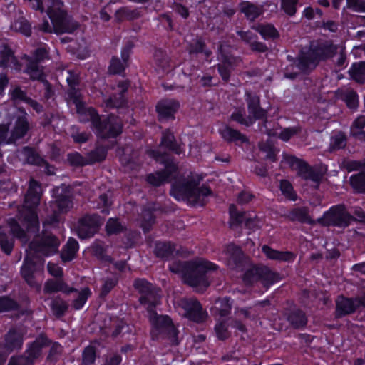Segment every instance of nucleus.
<instances>
[{"mask_svg":"<svg viewBox=\"0 0 365 365\" xmlns=\"http://www.w3.org/2000/svg\"><path fill=\"white\" fill-rule=\"evenodd\" d=\"M41 188L36 180L31 179L27 192L25 195L24 205L21 209H19L16 217L7 220V224L13 235L20 240L23 243L29 240L26 232L20 226V222L26 227L29 232H36L39 230V222L34 208L36 207L41 198Z\"/></svg>","mask_w":365,"mask_h":365,"instance_id":"nucleus-1","label":"nucleus"},{"mask_svg":"<svg viewBox=\"0 0 365 365\" xmlns=\"http://www.w3.org/2000/svg\"><path fill=\"white\" fill-rule=\"evenodd\" d=\"M59 245V240L51 234H43L41 238L38 237L30 243L29 249L26 250V257L21 271L22 277L30 286L36 285L33 274L37 267L43 266L44 260L42 256H49L56 253Z\"/></svg>","mask_w":365,"mask_h":365,"instance_id":"nucleus-2","label":"nucleus"},{"mask_svg":"<svg viewBox=\"0 0 365 365\" xmlns=\"http://www.w3.org/2000/svg\"><path fill=\"white\" fill-rule=\"evenodd\" d=\"M215 265L203 259L190 262H175L170 266V270L180 274L185 283L194 287L205 289L209 286L206 276L208 270L215 269Z\"/></svg>","mask_w":365,"mask_h":365,"instance_id":"nucleus-3","label":"nucleus"},{"mask_svg":"<svg viewBox=\"0 0 365 365\" xmlns=\"http://www.w3.org/2000/svg\"><path fill=\"white\" fill-rule=\"evenodd\" d=\"M211 194L210 187L205 185L199 187V180L193 178L176 180L170 190V195L177 200L187 201L194 206H203L206 202V197Z\"/></svg>","mask_w":365,"mask_h":365,"instance_id":"nucleus-4","label":"nucleus"},{"mask_svg":"<svg viewBox=\"0 0 365 365\" xmlns=\"http://www.w3.org/2000/svg\"><path fill=\"white\" fill-rule=\"evenodd\" d=\"M48 6L46 13L52 25L48 20H44L39 26V29L43 32L51 33L53 30L56 34L72 33L78 28V24L71 19L63 9V3L61 0H46Z\"/></svg>","mask_w":365,"mask_h":365,"instance_id":"nucleus-5","label":"nucleus"},{"mask_svg":"<svg viewBox=\"0 0 365 365\" xmlns=\"http://www.w3.org/2000/svg\"><path fill=\"white\" fill-rule=\"evenodd\" d=\"M78 114L81 121H91L92 125L96 129L98 135L102 138H115L121 133V122L115 115H109L106 118H101L96 111L92 108H86L85 110Z\"/></svg>","mask_w":365,"mask_h":365,"instance_id":"nucleus-6","label":"nucleus"},{"mask_svg":"<svg viewBox=\"0 0 365 365\" xmlns=\"http://www.w3.org/2000/svg\"><path fill=\"white\" fill-rule=\"evenodd\" d=\"M339 46L326 41L319 43L308 52L302 53L297 60V66L302 72L314 68L319 61L333 57L337 53Z\"/></svg>","mask_w":365,"mask_h":365,"instance_id":"nucleus-7","label":"nucleus"},{"mask_svg":"<svg viewBox=\"0 0 365 365\" xmlns=\"http://www.w3.org/2000/svg\"><path fill=\"white\" fill-rule=\"evenodd\" d=\"M245 101L247 104L249 115L245 117L242 110H237L231 115L232 120L245 126H250L256 120L266 117V110L260 107L259 97L250 91H246Z\"/></svg>","mask_w":365,"mask_h":365,"instance_id":"nucleus-8","label":"nucleus"},{"mask_svg":"<svg viewBox=\"0 0 365 365\" xmlns=\"http://www.w3.org/2000/svg\"><path fill=\"white\" fill-rule=\"evenodd\" d=\"M133 286L140 294L139 302L147 310H151L160 303V290L145 279H137Z\"/></svg>","mask_w":365,"mask_h":365,"instance_id":"nucleus-9","label":"nucleus"},{"mask_svg":"<svg viewBox=\"0 0 365 365\" xmlns=\"http://www.w3.org/2000/svg\"><path fill=\"white\" fill-rule=\"evenodd\" d=\"M155 307L151 310H147L150 322L153 326L152 334H158L165 333L168 335L172 343L178 344L177 330L173 325L170 318L165 315H158L155 311Z\"/></svg>","mask_w":365,"mask_h":365,"instance_id":"nucleus-10","label":"nucleus"},{"mask_svg":"<svg viewBox=\"0 0 365 365\" xmlns=\"http://www.w3.org/2000/svg\"><path fill=\"white\" fill-rule=\"evenodd\" d=\"M284 160L297 170L299 176L304 180H310L317 185L323 178L324 173L317 168L310 167L304 161L292 155H284Z\"/></svg>","mask_w":365,"mask_h":365,"instance_id":"nucleus-11","label":"nucleus"},{"mask_svg":"<svg viewBox=\"0 0 365 365\" xmlns=\"http://www.w3.org/2000/svg\"><path fill=\"white\" fill-rule=\"evenodd\" d=\"M178 307L182 314L188 319L197 323L206 320L207 313L202 309L201 304L195 298H182L179 300Z\"/></svg>","mask_w":365,"mask_h":365,"instance_id":"nucleus-12","label":"nucleus"},{"mask_svg":"<svg viewBox=\"0 0 365 365\" xmlns=\"http://www.w3.org/2000/svg\"><path fill=\"white\" fill-rule=\"evenodd\" d=\"M47 342L48 339L46 337L37 338L29 345L23 355L11 357L8 365H26L34 363L35 359L41 355L42 347L46 346Z\"/></svg>","mask_w":365,"mask_h":365,"instance_id":"nucleus-13","label":"nucleus"},{"mask_svg":"<svg viewBox=\"0 0 365 365\" xmlns=\"http://www.w3.org/2000/svg\"><path fill=\"white\" fill-rule=\"evenodd\" d=\"M217 68L222 78L227 81L230 79V72L232 68L237 65L238 59L230 55V46L220 43L218 48Z\"/></svg>","mask_w":365,"mask_h":365,"instance_id":"nucleus-14","label":"nucleus"},{"mask_svg":"<svg viewBox=\"0 0 365 365\" xmlns=\"http://www.w3.org/2000/svg\"><path fill=\"white\" fill-rule=\"evenodd\" d=\"M354 219L344 207L337 206L331 208L322 218L326 225H334L341 227H347Z\"/></svg>","mask_w":365,"mask_h":365,"instance_id":"nucleus-15","label":"nucleus"},{"mask_svg":"<svg viewBox=\"0 0 365 365\" xmlns=\"http://www.w3.org/2000/svg\"><path fill=\"white\" fill-rule=\"evenodd\" d=\"M101 224V220L97 215L84 216L78 221L76 228L78 236L81 239L93 237Z\"/></svg>","mask_w":365,"mask_h":365,"instance_id":"nucleus-16","label":"nucleus"},{"mask_svg":"<svg viewBox=\"0 0 365 365\" xmlns=\"http://www.w3.org/2000/svg\"><path fill=\"white\" fill-rule=\"evenodd\" d=\"M62 74L66 78V80L70 87L68 94L69 97L73 99L76 107L77 113H81L85 110L86 107L81 102V96L78 91V86L79 83L78 75L71 70H66L64 72H62Z\"/></svg>","mask_w":365,"mask_h":365,"instance_id":"nucleus-17","label":"nucleus"},{"mask_svg":"<svg viewBox=\"0 0 365 365\" xmlns=\"http://www.w3.org/2000/svg\"><path fill=\"white\" fill-rule=\"evenodd\" d=\"M177 171V166L173 163H168L165 165V168L162 171H158L150 173L147 176V181L150 185L158 187L162 184L168 182L171 178L175 177Z\"/></svg>","mask_w":365,"mask_h":365,"instance_id":"nucleus-18","label":"nucleus"},{"mask_svg":"<svg viewBox=\"0 0 365 365\" xmlns=\"http://www.w3.org/2000/svg\"><path fill=\"white\" fill-rule=\"evenodd\" d=\"M179 107V103L172 99L162 100L158 103L156 110L160 120L173 119Z\"/></svg>","mask_w":365,"mask_h":365,"instance_id":"nucleus-19","label":"nucleus"},{"mask_svg":"<svg viewBox=\"0 0 365 365\" xmlns=\"http://www.w3.org/2000/svg\"><path fill=\"white\" fill-rule=\"evenodd\" d=\"M133 47V43L128 41L123 48L121 51V58L123 61V63L118 58L114 57L111 59L110 65L109 66L110 73L113 74H120L125 70L127 61L130 56Z\"/></svg>","mask_w":365,"mask_h":365,"instance_id":"nucleus-20","label":"nucleus"},{"mask_svg":"<svg viewBox=\"0 0 365 365\" xmlns=\"http://www.w3.org/2000/svg\"><path fill=\"white\" fill-rule=\"evenodd\" d=\"M336 317L341 318L353 313L359 307V302L357 298L354 299L340 296L336 301Z\"/></svg>","mask_w":365,"mask_h":365,"instance_id":"nucleus-21","label":"nucleus"},{"mask_svg":"<svg viewBox=\"0 0 365 365\" xmlns=\"http://www.w3.org/2000/svg\"><path fill=\"white\" fill-rule=\"evenodd\" d=\"M224 253L226 255L227 265L232 269L237 267L243 258L240 247L234 244L227 245L224 250Z\"/></svg>","mask_w":365,"mask_h":365,"instance_id":"nucleus-22","label":"nucleus"},{"mask_svg":"<svg viewBox=\"0 0 365 365\" xmlns=\"http://www.w3.org/2000/svg\"><path fill=\"white\" fill-rule=\"evenodd\" d=\"M128 88L127 81H121L118 85V93H115L105 100L106 106L108 108H118L122 106L125 102V93Z\"/></svg>","mask_w":365,"mask_h":365,"instance_id":"nucleus-23","label":"nucleus"},{"mask_svg":"<svg viewBox=\"0 0 365 365\" xmlns=\"http://www.w3.org/2000/svg\"><path fill=\"white\" fill-rule=\"evenodd\" d=\"M44 292L47 294L53 292H62L63 293H71L77 292L74 288H69L68 286L61 279H48L44 285Z\"/></svg>","mask_w":365,"mask_h":365,"instance_id":"nucleus-24","label":"nucleus"},{"mask_svg":"<svg viewBox=\"0 0 365 365\" xmlns=\"http://www.w3.org/2000/svg\"><path fill=\"white\" fill-rule=\"evenodd\" d=\"M259 281L264 287H269L281 280L280 274L266 266H260Z\"/></svg>","mask_w":365,"mask_h":365,"instance_id":"nucleus-25","label":"nucleus"},{"mask_svg":"<svg viewBox=\"0 0 365 365\" xmlns=\"http://www.w3.org/2000/svg\"><path fill=\"white\" fill-rule=\"evenodd\" d=\"M285 216L291 221H298L308 224L312 222L309 210L306 207L293 208Z\"/></svg>","mask_w":365,"mask_h":365,"instance_id":"nucleus-26","label":"nucleus"},{"mask_svg":"<svg viewBox=\"0 0 365 365\" xmlns=\"http://www.w3.org/2000/svg\"><path fill=\"white\" fill-rule=\"evenodd\" d=\"M27 64L24 73L30 76V78L35 81H43V67L32 59H26Z\"/></svg>","mask_w":365,"mask_h":365,"instance_id":"nucleus-27","label":"nucleus"},{"mask_svg":"<svg viewBox=\"0 0 365 365\" xmlns=\"http://www.w3.org/2000/svg\"><path fill=\"white\" fill-rule=\"evenodd\" d=\"M262 251L267 257L270 259L284 262H290L294 259V255L292 252L277 251L267 245L262 247Z\"/></svg>","mask_w":365,"mask_h":365,"instance_id":"nucleus-28","label":"nucleus"},{"mask_svg":"<svg viewBox=\"0 0 365 365\" xmlns=\"http://www.w3.org/2000/svg\"><path fill=\"white\" fill-rule=\"evenodd\" d=\"M240 10L250 21L257 19L262 14V6H258L250 1H244L240 4Z\"/></svg>","mask_w":365,"mask_h":365,"instance_id":"nucleus-29","label":"nucleus"},{"mask_svg":"<svg viewBox=\"0 0 365 365\" xmlns=\"http://www.w3.org/2000/svg\"><path fill=\"white\" fill-rule=\"evenodd\" d=\"M78 248L79 246L77 240L73 238H69L61 253L62 260L63 262L71 261L75 257Z\"/></svg>","mask_w":365,"mask_h":365,"instance_id":"nucleus-30","label":"nucleus"},{"mask_svg":"<svg viewBox=\"0 0 365 365\" xmlns=\"http://www.w3.org/2000/svg\"><path fill=\"white\" fill-rule=\"evenodd\" d=\"M0 66L11 67L16 70L20 69V66L9 48L4 47L0 51Z\"/></svg>","mask_w":365,"mask_h":365,"instance_id":"nucleus-31","label":"nucleus"},{"mask_svg":"<svg viewBox=\"0 0 365 365\" xmlns=\"http://www.w3.org/2000/svg\"><path fill=\"white\" fill-rule=\"evenodd\" d=\"M365 115H359L352 123L351 135L358 140L365 141Z\"/></svg>","mask_w":365,"mask_h":365,"instance_id":"nucleus-32","label":"nucleus"},{"mask_svg":"<svg viewBox=\"0 0 365 365\" xmlns=\"http://www.w3.org/2000/svg\"><path fill=\"white\" fill-rule=\"evenodd\" d=\"M160 145L176 154L181 153L180 148L177 144L173 134L168 130L163 133Z\"/></svg>","mask_w":365,"mask_h":365,"instance_id":"nucleus-33","label":"nucleus"},{"mask_svg":"<svg viewBox=\"0 0 365 365\" xmlns=\"http://www.w3.org/2000/svg\"><path fill=\"white\" fill-rule=\"evenodd\" d=\"M222 137L227 141H240V143L247 142V138L240 131L232 129L229 126L220 130Z\"/></svg>","mask_w":365,"mask_h":365,"instance_id":"nucleus-34","label":"nucleus"},{"mask_svg":"<svg viewBox=\"0 0 365 365\" xmlns=\"http://www.w3.org/2000/svg\"><path fill=\"white\" fill-rule=\"evenodd\" d=\"M5 344L10 351L21 349L23 344L22 336L15 331H10L6 336Z\"/></svg>","mask_w":365,"mask_h":365,"instance_id":"nucleus-35","label":"nucleus"},{"mask_svg":"<svg viewBox=\"0 0 365 365\" xmlns=\"http://www.w3.org/2000/svg\"><path fill=\"white\" fill-rule=\"evenodd\" d=\"M349 73L351 77L359 83L365 81V61L354 63L350 68Z\"/></svg>","mask_w":365,"mask_h":365,"instance_id":"nucleus-36","label":"nucleus"},{"mask_svg":"<svg viewBox=\"0 0 365 365\" xmlns=\"http://www.w3.org/2000/svg\"><path fill=\"white\" fill-rule=\"evenodd\" d=\"M11 29L29 36L31 34V27L29 21L24 17L19 16L11 25Z\"/></svg>","mask_w":365,"mask_h":365,"instance_id":"nucleus-37","label":"nucleus"},{"mask_svg":"<svg viewBox=\"0 0 365 365\" xmlns=\"http://www.w3.org/2000/svg\"><path fill=\"white\" fill-rule=\"evenodd\" d=\"M205 44L201 38H197L191 41L187 46V51L192 54H197L202 53L206 57H209L212 52L209 50L205 49Z\"/></svg>","mask_w":365,"mask_h":365,"instance_id":"nucleus-38","label":"nucleus"},{"mask_svg":"<svg viewBox=\"0 0 365 365\" xmlns=\"http://www.w3.org/2000/svg\"><path fill=\"white\" fill-rule=\"evenodd\" d=\"M229 212L230 215V224L231 227L238 226L243 222H245L246 218L247 217V214L245 212L237 211L235 205L232 204L230 205Z\"/></svg>","mask_w":365,"mask_h":365,"instance_id":"nucleus-39","label":"nucleus"},{"mask_svg":"<svg viewBox=\"0 0 365 365\" xmlns=\"http://www.w3.org/2000/svg\"><path fill=\"white\" fill-rule=\"evenodd\" d=\"M53 206L59 213H66L73 207V201L69 196L61 195L56 198Z\"/></svg>","mask_w":365,"mask_h":365,"instance_id":"nucleus-40","label":"nucleus"},{"mask_svg":"<svg viewBox=\"0 0 365 365\" xmlns=\"http://www.w3.org/2000/svg\"><path fill=\"white\" fill-rule=\"evenodd\" d=\"M14 245V240L6 233L5 227L0 226V247L6 255H10Z\"/></svg>","mask_w":365,"mask_h":365,"instance_id":"nucleus-41","label":"nucleus"},{"mask_svg":"<svg viewBox=\"0 0 365 365\" xmlns=\"http://www.w3.org/2000/svg\"><path fill=\"white\" fill-rule=\"evenodd\" d=\"M288 321L294 328H300L306 325L307 319L305 314L297 309L289 314Z\"/></svg>","mask_w":365,"mask_h":365,"instance_id":"nucleus-42","label":"nucleus"},{"mask_svg":"<svg viewBox=\"0 0 365 365\" xmlns=\"http://www.w3.org/2000/svg\"><path fill=\"white\" fill-rule=\"evenodd\" d=\"M107 150L104 147H97L94 150L86 154L88 165L101 162L106 158Z\"/></svg>","mask_w":365,"mask_h":365,"instance_id":"nucleus-43","label":"nucleus"},{"mask_svg":"<svg viewBox=\"0 0 365 365\" xmlns=\"http://www.w3.org/2000/svg\"><path fill=\"white\" fill-rule=\"evenodd\" d=\"M231 310V304L229 299L223 298L215 302L213 307V312L219 314L220 317H225L230 314Z\"/></svg>","mask_w":365,"mask_h":365,"instance_id":"nucleus-44","label":"nucleus"},{"mask_svg":"<svg viewBox=\"0 0 365 365\" xmlns=\"http://www.w3.org/2000/svg\"><path fill=\"white\" fill-rule=\"evenodd\" d=\"M175 250V246L170 242H158L155 245V254L160 257H168Z\"/></svg>","mask_w":365,"mask_h":365,"instance_id":"nucleus-45","label":"nucleus"},{"mask_svg":"<svg viewBox=\"0 0 365 365\" xmlns=\"http://www.w3.org/2000/svg\"><path fill=\"white\" fill-rule=\"evenodd\" d=\"M255 29L264 39L275 38L279 36L278 31L272 24H259Z\"/></svg>","mask_w":365,"mask_h":365,"instance_id":"nucleus-46","label":"nucleus"},{"mask_svg":"<svg viewBox=\"0 0 365 365\" xmlns=\"http://www.w3.org/2000/svg\"><path fill=\"white\" fill-rule=\"evenodd\" d=\"M21 154L29 164L41 165L44 163L43 159L31 148L25 147L21 151Z\"/></svg>","mask_w":365,"mask_h":365,"instance_id":"nucleus-47","label":"nucleus"},{"mask_svg":"<svg viewBox=\"0 0 365 365\" xmlns=\"http://www.w3.org/2000/svg\"><path fill=\"white\" fill-rule=\"evenodd\" d=\"M50 306L53 314L57 317L63 316L68 309L67 303L61 298L53 299Z\"/></svg>","mask_w":365,"mask_h":365,"instance_id":"nucleus-48","label":"nucleus"},{"mask_svg":"<svg viewBox=\"0 0 365 365\" xmlns=\"http://www.w3.org/2000/svg\"><path fill=\"white\" fill-rule=\"evenodd\" d=\"M26 59H32L35 62L41 64L44 62L45 60L49 59L48 50L45 46H40L32 52L31 56H26Z\"/></svg>","mask_w":365,"mask_h":365,"instance_id":"nucleus-49","label":"nucleus"},{"mask_svg":"<svg viewBox=\"0 0 365 365\" xmlns=\"http://www.w3.org/2000/svg\"><path fill=\"white\" fill-rule=\"evenodd\" d=\"M93 254L99 259L108 262H113V259L106 254L104 245L101 242H96L92 245Z\"/></svg>","mask_w":365,"mask_h":365,"instance_id":"nucleus-50","label":"nucleus"},{"mask_svg":"<svg viewBox=\"0 0 365 365\" xmlns=\"http://www.w3.org/2000/svg\"><path fill=\"white\" fill-rule=\"evenodd\" d=\"M350 181L352 187L358 192H365V172L351 176Z\"/></svg>","mask_w":365,"mask_h":365,"instance_id":"nucleus-51","label":"nucleus"},{"mask_svg":"<svg viewBox=\"0 0 365 365\" xmlns=\"http://www.w3.org/2000/svg\"><path fill=\"white\" fill-rule=\"evenodd\" d=\"M67 160L69 164L74 167H82L88 165L86 156H83L78 152L68 154Z\"/></svg>","mask_w":365,"mask_h":365,"instance_id":"nucleus-52","label":"nucleus"},{"mask_svg":"<svg viewBox=\"0 0 365 365\" xmlns=\"http://www.w3.org/2000/svg\"><path fill=\"white\" fill-rule=\"evenodd\" d=\"M138 16V15L136 11L131 10L127 7L120 8L115 12V17L118 21L135 19H137Z\"/></svg>","mask_w":365,"mask_h":365,"instance_id":"nucleus-53","label":"nucleus"},{"mask_svg":"<svg viewBox=\"0 0 365 365\" xmlns=\"http://www.w3.org/2000/svg\"><path fill=\"white\" fill-rule=\"evenodd\" d=\"M89 288H84L78 292V297L73 302V307L75 309H80L83 307L88 297L91 295Z\"/></svg>","mask_w":365,"mask_h":365,"instance_id":"nucleus-54","label":"nucleus"},{"mask_svg":"<svg viewBox=\"0 0 365 365\" xmlns=\"http://www.w3.org/2000/svg\"><path fill=\"white\" fill-rule=\"evenodd\" d=\"M259 149L262 152L265 153V158L267 159H269L272 161H276L277 160V150L276 148L269 143H261L259 145Z\"/></svg>","mask_w":365,"mask_h":365,"instance_id":"nucleus-55","label":"nucleus"},{"mask_svg":"<svg viewBox=\"0 0 365 365\" xmlns=\"http://www.w3.org/2000/svg\"><path fill=\"white\" fill-rule=\"evenodd\" d=\"M260 266L248 269L244 274L243 280L246 284H251L259 281Z\"/></svg>","mask_w":365,"mask_h":365,"instance_id":"nucleus-56","label":"nucleus"},{"mask_svg":"<svg viewBox=\"0 0 365 365\" xmlns=\"http://www.w3.org/2000/svg\"><path fill=\"white\" fill-rule=\"evenodd\" d=\"M280 190L287 198L291 200H295L297 199V195L293 191L292 185L289 181L286 180L280 181Z\"/></svg>","mask_w":365,"mask_h":365,"instance_id":"nucleus-57","label":"nucleus"},{"mask_svg":"<svg viewBox=\"0 0 365 365\" xmlns=\"http://www.w3.org/2000/svg\"><path fill=\"white\" fill-rule=\"evenodd\" d=\"M299 0H281L282 9L289 16H293L297 11Z\"/></svg>","mask_w":365,"mask_h":365,"instance_id":"nucleus-58","label":"nucleus"},{"mask_svg":"<svg viewBox=\"0 0 365 365\" xmlns=\"http://www.w3.org/2000/svg\"><path fill=\"white\" fill-rule=\"evenodd\" d=\"M11 99L16 102L26 103L29 97L27 96L26 91H23L19 86H16L10 90Z\"/></svg>","mask_w":365,"mask_h":365,"instance_id":"nucleus-59","label":"nucleus"},{"mask_svg":"<svg viewBox=\"0 0 365 365\" xmlns=\"http://www.w3.org/2000/svg\"><path fill=\"white\" fill-rule=\"evenodd\" d=\"M346 144V136L342 133H338L331 138V147L333 150L344 148Z\"/></svg>","mask_w":365,"mask_h":365,"instance_id":"nucleus-60","label":"nucleus"},{"mask_svg":"<svg viewBox=\"0 0 365 365\" xmlns=\"http://www.w3.org/2000/svg\"><path fill=\"white\" fill-rule=\"evenodd\" d=\"M344 101L347 106L351 109H356L359 104V98L356 92L348 91L344 94Z\"/></svg>","mask_w":365,"mask_h":365,"instance_id":"nucleus-61","label":"nucleus"},{"mask_svg":"<svg viewBox=\"0 0 365 365\" xmlns=\"http://www.w3.org/2000/svg\"><path fill=\"white\" fill-rule=\"evenodd\" d=\"M82 358L85 365L93 364L96 359L95 348L91 346L86 347L83 351Z\"/></svg>","mask_w":365,"mask_h":365,"instance_id":"nucleus-62","label":"nucleus"},{"mask_svg":"<svg viewBox=\"0 0 365 365\" xmlns=\"http://www.w3.org/2000/svg\"><path fill=\"white\" fill-rule=\"evenodd\" d=\"M215 330L218 339L224 340L229 337L230 332L225 322H218L215 327Z\"/></svg>","mask_w":365,"mask_h":365,"instance_id":"nucleus-63","label":"nucleus"},{"mask_svg":"<svg viewBox=\"0 0 365 365\" xmlns=\"http://www.w3.org/2000/svg\"><path fill=\"white\" fill-rule=\"evenodd\" d=\"M349 9L356 12H365V0H346Z\"/></svg>","mask_w":365,"mask_h":365,"instance_id":"nucleus-64","label":"nucleus"}]
</instances>
